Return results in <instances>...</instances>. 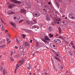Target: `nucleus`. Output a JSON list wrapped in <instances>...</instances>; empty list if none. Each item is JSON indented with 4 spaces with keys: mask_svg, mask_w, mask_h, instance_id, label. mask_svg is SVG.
Returning <instances> with one entry per match:
<instances>
[{
    "mask_svg": "<svg viewBox=\"0 0 75 75\" xmlns=\"http://www.w3.org/2000/svg\"><path fill=\"white\" fill-rule=\"evenodd\" d=\"M44 38L45 39H42V41L44 42L45 43H47V42H48V41H49L50 40V39L47 36H45Z\"/></svg>",
    "mask_w": 75,
    "mask_h": 75,
    "instance_id": "f257e3e1",
    "label": "nucleus"
},
{
    "mask_svg": "<svg viewBox=\"0 0 75 75\" xmlns=\"http://www.w3.org/2000/svg\"><path fill=\"white\" fill-rule=\"evenodd\" d=\"M33 16L36 17H38L40 16V13L39 12L36 11L35 13H33Z\"/></svg>",
    "mask_w": 75,
    "mask_h": 75,
    "instance_id": "f03ea898",
    "label": "nucleus"
},
{
    "mask_svg": "<svg viewBox=\"0 0 75 75\" xmlns=\"http://www.w3.org/2000/svg\"><path fill=\"white\" fill-rule=\"evenodd\" d=\"M74 14L72 13H69V18H71V19H73L74 20Z\"/></svg>",
    "mask_w": 75,
    "mask_h": 75,
    "instance_id": "7ed1b4c3",
    "label": "nucleus"
},
{
    "mask_svg": "<svg viewBox=\"0 0 75 75\" xmlns=\"http://www.w3.org/2000/svg\"><path fill=\"white\" fill-rule=\"evenodd\" d=\"M11 1L14 3L16 4H21V1H18L16 0H11Z\"/></svg>",
    "mask_w": 75,
    "mask_h": 75,
    "instance_id": "20e7f679",
    "label": "nucleus"
},
{
    "mask_svg": "<svg viewBox=\"0 0 75 75\" xmlns=\"http://www.w3.org/2000/svg\"><path fill=\"white\" fill-rule=\"evenodd\" d=\"M54 41L57 44H60L61 42V40L59 39H55L54 40Z\"/></svg>",
    "mask_w": 75,
    "mask_h": 75,
    "instance_id": "39448f33",
    "label": "nucleus"
},
{
    "mask_svg": "<svg viewBox=\"0 0 75 75\" xmlns=\"http://www.w3.org/2000/svg\"><path fill=\"white\" fill-rule=\"evenodd\" d=\"M65 22L64 21H61L60 23V26H63L64 25V24L65 23Z\"/></svg>",
    "mask_w": 75,
    "mask_h": 75,
    "instance_id": "423d86ee",
    "label": "nucleus"
},
{
    "mask_svg": "<svg viewBox=\"0 0 75 75\" xmlns=\"http://www.w3.org/2000/svg\"><path fill=\"white\" fill-rule=\"evenodd\" d=\"M25 3L26 5H27V6L28 7V8H30V7H31V5H30V3L27 2V1H25Z\"/></svg>",
    "mask_w": 75,
    "mask_h": 75,
    "instance_id": "0eeeda50",
    "label": "nucleus"
},
{
    "mask_svg": "<svg viewBox=\"0 0 75 75\" xmlns=\"http://www.w3.org/2000/svg\"><path fill=\"white\" fill-rule=\"evenodd\" d=\"M15 6H16V5L14 4L11 3V4L10 5L8 6V7L9 8H12V7H15Z\"/></svg>",
    "mask_w": 75,
    "mask_h": 75,
    "instance_id": "6e6552de",
    "label": "nucleus"
},
{
    "mask_svg": "<svg viewBox=\"0 0 75 75\" xmlns=\"http://www.w3.org/2000/svg\"><path fill=\"white\" fill-rule=\"evenodd\" d=\"M46 20H47V21H50V20H51L50 19V16L48 15H46Z\"/></svg>",
    "mask_w": 75,
    "mask_h": 75,
    "instance_id": "1a4fd4ad",
    "label": "nucleus"
},
{
    "mask_svg": "<svg viewBox=\"0 0 75 75\" xmlns=\"http://www.w3.org/2000/svg\"><path fill=\"white\" fill-rule=\"evenodd\" d=\"M69 54L70 56H72L74 53L72 51H70L69 52Z\"/></svg>",
    "mask_w": 75,
    "mask_h": 75,
    "instance_id": "9d476101",
    "label": "nucleus"
},
{
    "mask_svg": "<svg viewBox=\"0 0 75 75\" xmlns=\"http://www.w3.org/2000/svg\"><path fill=\"white\" fill-rule=\"evenodd\" d=\"M10 24H11L12 25H13V27L16 28V24L14 23H13L12 22H11Z\"/></svg>",
    "mask_w": 75,
    "mask_h": 75,
    "instance_id": "9b49d317",
    "label": "nucleus"
},
{
    "mask_svg": "<svg viewBox=\"0 0 75 75\" xmlns=\"http://www.w3.org/2000/svg\"><path fill=\"white\" fill-rule=\"evenodd\" d=\"M55 3L56 5H57V7H58V8H59V2L55 0Z\"/></svg>",
    "mask_w": 75,
    "mask_h": 75,
    "instance_id": "f8f14e48",
    "label": "nucleus"
},
{
    "mask_svg": "<svg viewBox=\"0 0 75 75\" xmlns=\"http://www.w3.org/2000/svg\"><path fill=\"white\" fill-rule=\"evenodd\" d=\"M25 9H22L21 11V13H25Z\"/></svg>",
    "mask_w": 75,
    "mask_h": 75,
    "instance_id": "ddd939ff",
    "label": "nucleus"
},
{
    "mask_svg": "<svg viewBox=\"0 0 75 75\" xmlns=\"http://www.w3.org/2000/svg\"><path fill=\"white\" fill-rule=\"evenodd\" d=\"M34 28H38V29H39V27L38 26H37L35 25H33L32 26V28H33V29H34Z\"/></svg>",
    "mask_w": 75,
    "mask_h": 75,
    "instance_id": "4468645a",
    "label": "nucleus"
},
{
    "mask_svg": "<svg viewBox=\"0 0 75 75\" xmlns=\"http://www.w3.org/2000/svg\"><path fill=\"white\" fill-rule=\"evenodd\" d=\"M48 30L49 32H51V31H52V29H51V26L49 27Z\"/></svg>",
    "mask_w": 75,
    "mask_h": 75,
    "instance_id": "2eb2a0df",
    "label": "nucleus"
},
{
    "mask_svg": "<svg viewBox=\"0 0 75 75\" xmlns=\"http://www.w3.org/2000/svg\"><path fill=\"white\" fill-rule=\"evenodd\" d=\"M27 67L29 69H31V65H30V64H28Z\"/></svg>",
    "mask_w": 75,
    "mask_h": 75,
    "instance_id": "dca6fc26",
    "label": "nucleus"
},
{
    "mask_svg": "<svg viewBox=\"0 0 75 75\" xmlns=\"http://www.w3.org/2000/svg\"><path fill=\"white\" fill-rule=\"evenodd\" d=\"M26 23L28 24H31L33 23V22L29 21H27Z\"/></svg>",
    "mask_w": 75,
    "mask_h": 75,
    "instance_id": "f3484780",
    "label": "nucleus"
},
{
    "mask_svg": "<svg viewBox=\"0 0 75 75\" xmlns=\"http://www.w3.org/2000/svg\"><path fill=\"white\" fill-rule=\"evenodd\" d=\"M54 57L55 59H57V60L58 61H61V60H60V59H59V58H58L54 56Z\"/></svg>",
    "mask_w": 75,
    "mask_h": 75,
    "instance_id": "a211bd4d",
    "label": "nucleus"
},
{
    "mask_svg": "<svg viewBox=\"0 0 75 75\" xmlns=\"http://www.w3.org/2000/svg\"><path fill=\"white\" fill-rule=\"evenodd\" d=\"M6 71L5 70V69H4L3 70V73L4 75H5L6 74Z\"/></svg>",
    "mask_w": 75,
    "mask_h": 75,
    "instance_id": "6ab92c4d",
    "label": "nucleus"
},
{
    "mask_svg": "<svg viewBox=\"0 0 75 75\" xmlns=\"http://www.w3.org/2000/svg\"><path fill=\"white\" fill-rule=\"evenodd\" d=\"M51 24L52 25H56V23H55V22H52V23H51Z\"/></svg>",
    "mask_w": 75,
    "mask_h": 75,
    "instance_id": "aec40b11",
    "label": "nucleus"
},
{
    "mask_svg": "<svg viewBox=\"0 0 75 75\" xmlns=\"http://www.w3.org/2000/svg\"><path fill=\"white\" fill-rule=\"evenodd\" d=\"M25 43L26 44V46H27V47H28V46L30 45V44L28 42H25Z\"/></svg>",
    "mask_w": 75,
    "mask_h": 75,
    "instance_id": "412c9836",
    "label": "nucleus"
},
{
    "mask_svg": "<svg viewBox=\"0 0 75 75\" xmlns=\"http://www.w3.org/2000/svg\"><path fill=\"white\" fill-rule=\"evenodd\" d=\"M49 37L50 38H52V37L54 36V35H53L51 34H49Z\"/></svg>",
    "mask_w": 75,
    "mask_h": 75,
    "instance_id": "4be33fe9",
    "label": "nucleus"
},
{
    "mask_svg": "<svg viewBox=\"0 0 75 75\" xmlns=\"http://www.w3.org/2000/svg\"><path fill=\"white\" fill-rule=\"evenodd\" d=\"M59 69V67L58 66L56 67V71H58Z\"/></svg>",
    "mask_w": 75,
    "mask_h": 75,
    "instance_id": "5701e85b",
    "label": "nucleus"
},
{
    "mask_svg": "<svg viewBox=\"0 0 75 75\" xmlns=\"http://www.w3.org/2000/svg\"><path fill=\"white\" fill-rule=\"evenodd\" d=\"M54 19L56 21H58V18L57 17H55Z\"/></svg>",
    "mask_w": 75,
    "mask_h": 75,
    "instance_id": "b1692460",
    "label": "nucleus"
},
{
    "mask_svg": "<svg viewBox=\"0 0 75 75\" xmlns=\"http://www.w3.org/2000/svg\"><path fill=\"white\" fill-rule=\"evenodd\" d=\"M20 49L21 50V49H23V45H21L20 46Z\"/></svg>",
    "mask_w": 75,
    "mask_h": 75,
    "instance_id": "393cba45",
    "label": "nucleus"
},
{
    "mask_svg": "<svg viewBox=\"0 0 75 75\" xmlns=\"http://www.w3.org/2000/svg\"><path fill=\"white\" fill-rule=\"evenodd\" d=\"M59 33H61L62 32V30H61V28L59 27Z\"/></svg>",
    "mask_w": 75,
    "mask_h": 75,
    "instance_id": "a878e982",
    "label": "nucleus"
},
{
    "mask_svg": "<svg viewBox=\"0 0 75 75\" xmlns=\"http://www.w3.org/2000/svg\"><path fill=\"white\" fill-rule=\"evenodd\" d=\"M18 67H19V66L18 64H17L16 67V70H17V69H18Z\"/></svg>",
    "mask_w": 75,
    "mask_h": 75,
    "instance_id": "bb28decb",
    "label": "nucleus"
},
{
    "mask_svg": "<svg viewBox=\"0 0 75 75\" xmlns=\"http://www.w3.org/2000/svg\"><path fill=\"white\" fill-rule=\"evenodd\" d=\"M2 31H4L5 30V28H4V27H2Z\"/></svg>",
    "mask_w": 75,
    "mask_h": 75,
    "instance_id": "cd10ccee",
    "label": "nucleus"
},
{
    "mask_svg": "<svg viewBox=\"0 0 75 75\" xmlns=\"http://www.w3.org/2000/svg\"><path fill=\"white\" fill-rule=\"evenodd\" d=\"M61 20H62V19L61 18H58V21H59L60 22Z\"/></svg>",
    "mask_w": 75,
    "mask_h": 75,
    "instance_id": "c85d7f7f",
    "label": "nucleus"
},
{
    "mask_svg": "<svg viewBox=\"0 0 75 75\" xmlns=\"http://www.w3.org/2000/svg\"><path fill=\"white\" fill-rule=\"evenodd\" d=\"M59 38H60L62 40H64V38L62 36H59Z\"/></svg>",
    "mask_w": 75,
    "mask_h": 75,
    "instance_id": "c756f323",
    "label": "nucleus"
},
{
    "mask_svg": "<svg viewBox=\"0 0 75 75\" xmlns=\"http://www.w3.org/2000/svg\"><path fill=\"white\" fill-rule=\"evenodd\" d=\"M23 51H21L20 52V55H22V54H23Z\"/></svg>",
    "mask_w": 75,
    "mask_h": 75,
    "instance_id": "7c9ffc66",
    "label": "nucleus"
},
{
    "mask_svg": "<svg viewBox=\"0 0 75 75\" xmlns=\"http://www.w3.org/2000/svg\"><path fill=\"white\" fill-rule=\"evenodd\" d=\"M4 47H5V45H3L2 46H1V48H3Z\"/></svg>",
    "mask_w": 75,
    "mask_h": 75,
    "instance_id": "2f4dec72",
    "label": "nucleus"
},
{
    "mask_svg": "<svg viewBox=\"0 0 75 75\" xmlns=\"http://www.w3.org/2000/svg\"><path fill=\"white\" fill-rule=\"evenodd\" d=\"M23 21L22 20H20L19 22V23H21Z\"/></svg>",
    "mask_w": 75,
    "mask_h": 75,
    "instance_id": "473e14b6",
    "label": "nucleus"
},
{
    "mask_svg": "<svg viewBox=\"0 0 75 75\" xmlns=\"http://www.w3.org/2000/svg\"><path fill=\"white\" fill-rule=\"evenodd\" d=\"M45 8H47V7H48V5H46L45 6Z\"/></svg>",
    "mask_w": 75,
    "mask_h": 75,
    "instance_id": "72a5a7b5",
    "label": "nucleus"
},
{
    "mask_svg": "<svg viewBox=\"0 0 75 75\" xmlns=\"http://www.w3.org/2000/svg\"><path fill=\"white\" fill-rule=\"evenodd\" d=\"M15 12H12V13H10V12H9V14H15Z\"/></svg>",
    "mask_w": 75,
    "mask_h": 75,
    "instance_id": "f704fd0d",
    "label": "nucleus"
},
{
    "mask_svg": "<svg viewBox=\"0 0 75 75\" xmlns=\"http://www.w3.org/2000/svg\"><path fill=\"white\" fill-rule=\"evenodd\" d=\"M10 59H11V61H14V59H13V58L10 57Z\"/></svg>",
    "mask_w": 75,
    "mask_h": 75,
    "instance_id": "c9c22d12",
    "label": "nucleus"
},
{
    "mask_svg": "<svg viewBox=\"0 0 75 75\" xmlns=\"http://www.w3.org/2000/svg\"><path fill=\"white\" fill-rule=\"evenodd\" d=\"M45 74H47V70H45Z\"/></svg>",
    "mask_w": 75,
    "mask_h": 75,
    "instance_id": "e433bc0d",
    "label": "nucleus"
},
{
    "mask_svg": "<svg viewBox=\"0 0 75 75\" xmlns=\"http://www.w3.org/2000/svg\"><path fill=\"white\" fill-rule=\"evenodd\" d=\"M22 35L23 36V38H25V35L23 34Z\"/></svg>",
    "mask_w": 75,
    "mask_h": 75,
    "instance_id": "4c0bfd02",
    "label": "nucleus"
},
{
    "mask_svg": "<svg viewBox=\"0 0 75 75\" xmlns=\"http://www.w3.org/2000/svg\"><path fill=\"white\" fill-rule=\"evenodd\" d=\"M18 47H17V46H15V48L16 49H18Z\"/></svg>",
    "mask_w": 75,
    "mask_h": 75,
    "instance_id": "58836bf2",
    "label": "nucleus"
},
{
    "mask_svg": "<svg viewBox=\"0 0 75 75\" xmlns=\"http://www.w3.org/2000/svg\"><path fill=\"white\" fill-rule=\"evenodd\" d=\"M6 40H7V42L8 41H9V40H10V39H9V38H6Z\"/></svg>",
    "mask_w": 75,
    "mask_h": 75,
    "instance_id": "ea45409f",
    "label": "nucleus"
},
{
    "mask_svg": "<svg viewBox=\"0 0 75 75\" xmlns=\"http://www.w3.org/2000/svg\"><path fill=\"white\" fill-rule=\"evenodd\" d=\"M14 19H18V20H19V19L18 18H17V17H15L14 18Z\"/></svg>",
    "mask_w": 75,
    "mask_h": 75,
    "instance_id": "a19ab883",
    "label": "nucleus"
},
{
    "mask_svg": "<svg viewBox=\"0 0 75 75\" xmlns=\"http://www.w3.org/2000/svg\"><path fill=\"white\" fill-rule=\"evenodd\" d=\"M21 62H23L24 61V59H22L21 60Z\"/></svg>",
    "mask_w": 75,
    "mask_h": 75,
    "instance_id": "79ce46f5",
    "label": "nucleus"
},
{
    "mask_svg": "<svg viewBox=\"0 0 75 75\" xmlns=\"http://www.w3.org/2000/svg\"><path fill=\"white\" fill-rule=\"evenodd\" d=\"M68 72V71H67L65 72V75H67Z\"/></svg>",
    "mask_w": 75,
    "mask_h": 75,
    "instance_id": "37998d69",
    "label": "nucleus"
},
{
    "mask_svg": "<svg viewBox=\"0 0 75 75\" xmlns=\"http://www.w3.org/2000/svg\"><path fill=\"white\" fill-rule=\"evenodd\" d=\"M0 69L1 71H3V68L2 67H1L0 68Z\"/></svg>",
    "mask_w": 75,
    "mask_h": 75,
    "instance_id": "c03bdc74",
    "label": "nucleus"
},
{
    "mask_svg": "<svg viewBox=\"0 0 75 75\" xmlns=\"http://www.w3.org/2000/svg\"><path fill=\"white\" fill-rule=\"evenodd\" d=\"M7 4H8V5H10V6L11 4H10V2H8L7 3Z\"/></svg>",
    "mask_w": 75,
    "mask_h": 75,
    "instance_id": "a18cd8bd",
    "label": "nucleus"
},
{
    "mask_svg": "<svg viewBox=\"0 0 75 75\" xmlns=\"http://www.w3.org/2000/svg\"><path fill=\"white\" fill-rule=\"evenodd\" d=\"M11 42V41H9L7 43V44H10Z\"/></svg>",
    "mask_w": 75,
    "mask_h": 75,
    "instance_id": "49530a36",
    "label": "nucleus"
},
{
    "mask_svg": "<svg viewBox=\"0 0 75 75\" xmlns=\"http://www.w3.org/2000/svg\"><path fill=\"white\" fill-rule=\"evenodd\" d=\"M16 41L17 42H19V41H18V40L17 39H16Z\"/></svg>",
    "mask_w": 75,
    "mask_h": 75,
    "instance_id": "de8ad7c7",
    "label": "nucleus"
},
{
    "mask_svg": "<svg viewBox=\"0 0 75 75\" xmlns=\"http://www.w3.org/2000/svg\"><path fill=\"white\" fill-rule=\"evenodd\" d=\"M23 30H24L25 31H26V32L27 31V30L24 29H23Z\"/></svg>",
    "mask_w": 75,
    "mask_h": 75,
    "instance_id": "09e8293b",
    "label": "nucleus"
},
{
    "mask_svg": "<svg viewBox=\"0 0 75 75\" xmlns=\"http://www.w3.org/2000/svg\"><path fill=\"white\" fill-rule=\"evenodd\" d=\"M23 45L25 46V47H26V44H25V43H23Z\"/></svg>",
    "mask_w": 75,
    "mask_h": 75,
    "instance_id": "8fccbe9b",
    "label": "nucleus"
},
{
    "mask_svg": "<svg viewBox=\"0 0 75 75\" xmlns=\"http://www.w3.org/2000/svg\"><path fill=\"white\" fill-rule=\"evenodd\" d=\"M57 36H59V35L57 34L56 35H55V37H57Z\"/></svg>",
    "mask_w": 75,
    "mask_h": 75,
    "instance_id": "3c124183",
    "label": "nucleus"
},
{
    "mask_svg": "<svg viewBox=\"0 0 75 75\" xmlns=\"http://www.w3.org/2000/svg\"><path fill=\"white\" fill-rule=\"evenodd\" d=\"M33 21L35 22V23H36L37 21H36L35 20H33Z\"/></svg>",
    "mask_w": 75,
    "mask_h": 75,
    "instance_id": "603ef678",
    "label": "nucleus"
},
{
    "mask_svg": "<svg viewBox=\"0 0 75 75\" xmlns=\"http://www.w3.org/2000/svg\"><path fill=\"white\" fill-rule=\"evenodd\" d=\"M32 41H33V40H30V43H32Z\"/></svg>",
    "mask_w": 75,
    "mask_h": 75,
    "instance_id": "864d4df0",
    "label": "nucleus"
},
{
    "mask_svg": "<svg viewBox=\"0 0 75 75\" xmlns=\"http://www.w3.org/2000/svg\"><path fill=\"white\" fill-rule=\"evenodd\" d=\"M23 62H21V63L20 64V65H22V64H23Z\"/></svg>",
    "mask_w": 75,
    "mask_h": 75,
    "instance_id": "5fc2aeb1",
    "label": "nucleus"
},
{
    "mask_svg": "<svg viewBox=\"0 0 75 75\" xmlns=\"http://www.w3.org/2000/svg\"><path fill=\"white\" fill-rule=\"evenodd\" d=\"M56 56H57V57H58L59 56V54H56Z\"/></svg>",
    "mask_w": 75,
    "mask_h": 75,
    "instance_id": "6e6d98bb",
    "label": "nucleus"
},
{
    "mask_svg": "<svg viewBox=\"0 0 75 75\" xmlns=\"http://www.w3.org/2000/svg\"><path fill=\"white\" fill-rule=\"evenodd\" d=\"M53 47H55V45H53Z\"/></svg>",
    "mask_w": 75,
    "mask_h": 75,
    "instance_id": "4d7b16f0",
    "label": "nucleus"
},
{
    "mask_svg": "<svg viewBox=\"0 0 75 75\" xmlns=\"http://www.w3.org/2000/svg\"><path fill=\"white\" fill-rule=\"evenodd\" d=\"M2 44V41H0V44Z\"/></svg>",
    "mask_w": 75,
    "mask_h": 75,
    "instance_id": "13d9d810",
    "label": "nucleus"
},
{
    "mask_svg": "<svg viewBox=\"0 0 75 75\" xmlns=\"http://www.w3.org/2000/svg\"><path fill=\"white\" fill-rule=\"evenodd\" d=\"M1 21L2 22V23H3V22H4V21H3L2 20V19H1Z\"/></svg>",
    "mask_w": 75,
    "mask_h": 75,
    "instance_id": "bf43d9fd",
    "label": "nucleus"
},
{
    "mask_svg": "<svg viewBox=\"0 0 75 75\" xmlns=\"http://www.w3.org/2000/svg\"><path fill=\"white\" fill-rule=\"evenodd\" d=\"M51 60L52 62H53V59H52V58H51Z\"/></svg>",
    "mask_w": 75,
    "mask_h": 75,
    "instance_id": "052dcab7",
    "label": "nucleus"
},
{
    "mask_svg": "<svg viewBox=\"0 0 75 75\" xmlns=\"http://www.w3.org/2000/svg\"><path fill=\"white\" fill-rule=\"evenodd\" d=\"M48 4H51V2H49Z\"/></svg>",
    "mask_w": 75,
    "mask_h": 75,
    "instance_id": "680f3d73",
    "label": "nucleus"
},
{
    "mask_svg": "<svg viewBox=\"0 0 75 75\" xmlns=\"http://www.w3.org/2000/svg\"><path fill=\"white\" fill-rule=\"evenodd\" d=\"M5 31H6V33H8V30H5Z\"/></svg>",
    "mask_w": 75,
    "mask_h": 75,
    "instance_id": "e2e57ef3",
    "label": "nucleus"
},
{
    "mask_svg": "<svg viewBox=\"0 0 75 75\" xmlns=\"http://www.w3.org/2000/svg\"><path fill=\"white\" fill-rule=\"evenodd\" d=\"M16 70H15V73H17V72H16Z\"/></svg>",
    "mask_w": 75,
    "mask_h": 75,
    "instance_id": "0e129e2a",
    "label": "nucleus"
},
{
    "mask_svg": "<svg viewBox=\"0 0 75 75\" xmlns=\"http://www.w3.org/2000/svg\"><path fill=\"white\" fill-rule=\"evenodd\" d=\"M11 12V11L10 10L8 11V13H9V12Z\"/></svg>",
    "mask_w": 75,
    "mask_h": 75,
    "instance_id": "69168bd1",
    "label": "nucleus"
},
{
    "mask_svg": "<svg viewBox=\"0 0 75 75\" xmlns=\"http://www.w3.org/2000/svg\"><path fill=\"white\" fill-rule=\"evenodd\" d=\"M57 24H59V22H58L57 23Z\"/></svg>",
    "mask_w": 75,
    "mask_h": 75,
    "instance_id": "338daca9",
    "label": "nucleus"
},
{
    "mask_svg": "<svg viewBox=\"0 0 75 75\" xmlns=\"http://www.w3.org/2000/svg\"><path fill=\"white\" fill-rule=\"evenodd\" d=\"M55 13L57 14H58V12H55Z\"/></svg>",
    "mask_w": 75,
    "mask_h": 75,
    "instance_id": "774afa93",
    "label": "nucleus"
}]
</instances>
